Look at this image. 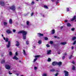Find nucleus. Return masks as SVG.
<instances>
[{
  "instance_id": "obj_1",
  "label": "nucleus",
  "mask_w": 76,
  "mask_h": 76,
  "mask_svg": "<svg viewBox=\"0 0 76 76\" xmlns=\"http://www.w3.org/2000/svg\"><path fill=\"white\" fill-rule=\"evenodd\" d=\"M23 38H26V35L27 34V32L25 31H23Z\"/></svg>"
},
{
  "instance_id": "obj_2",
  "label": "nucleus",
  "mask_w": 76,
  "mask_h": 76,
  "mask_svg": "<svg viewBox=\"0 0 76 76\" xmlns=\"http://www.w3.org/2000/svg\"><path fill=\"white\" fill-rule=\"evenodd\" d=\"M41 57V56L40 55H36L35 56H34V57L35 58L34 59V60L33 61L34 62H35L38 59L37 58H39V57Z\"/></svg>"
},
{
  "instance_id": "obj_3",
  "label": "nucleus",
  "mask_w": 76,
  "mask_h": 76,
  "mask_svg": "<svg viewBox=\"0 0 76 76\" xmlns=\"http://www.w3.org/2000/svg\"><path fill=\"white\" fill-rule=\"evenodd\" d=\"M5 68L7 70H9L10 69V66L9 65L6 64L5 65Z\"/></svg>"
},
{
  "instance_id": "obj_4",
  "label": "nucleus",
  "mask_w": 76,
  "mask_h": 76,
  "mask_svg": "<svg viewBox=\"0 0 76 76\" xmlns=\"http://www.w3.org/2000/svg\"><path fill=\"white\" fill-rule=\"evenodd\" d=\"M10 9H11V10H13V11H15V6L13 5L11 7H10Z\"/></svg>"
},
{
  "instance_id": "obj_5",
  "label": "nucleus",
  "mask_w": 76,
  "mask_h": 76,
  "mask_svg": "<svg viewBox=\"0 0 76 76\" xmlns=\"http://www.w3.org/2000/svg\"><path fill=\"white\" fill-rule=\"evenodd\" d=\"M64 73H65L64 75L65 76H69V72L66 70L64 71Z\"/></svg>"
},
{
  "instance_id": "obj_6",
  "label": "nucleus",
  "mask_w": 76,
  "mask_h": 76,
  "mask_svg": "<svg viewBox=\"0 0 76 76\" xmlns=\"http://www.w3.org/2000/svg\"><path fill=\"white\" fill-rule=\"evenodd\" d=\"M10 46V41H9L8 42V44L6 45L7 48H9Z\"/></svg>"
},
{
  "instance_id": "obj_7",
  "label": "nucleus",
  "mask_w": 76,
  "mask_h": 76,
  "mask_svg": "<svg viewBox=\"0 0 76 76\" xmlns=\"http://www.w3.org/2000/svg\"><path fill=\"white\" fill-rule=\"evenodd\" d=\"M37 36L38 37H43L44 34L41 33H37Z\"/></svg>"
},
{
  "instance_id": "obj_8",
  "label": "nucleus",
  "mask_w": 76,
  "mask_h": 76,
  "mask_svg": "<svg viewBox=\"0 0 76 76\" xmlns=\"http://www.w3.org/2000/svg\"><path fill=\"white\" fill-rule=\"evenodd\" d=\"M0 4L1 6H4V5H5V4L4 2L3 1H0Z\"/></svg>"
},
{
  "instance_id": "obj_9",
  "label": "nucleus",
  "mask_w": 76,
  "mask_h": 76,
  "mask_svg": "<svg viewBox=\"0 0 76 76\" xmlns=\"http://www.w3.org/2000/svg\"><path fill=\"white\" fill-rule=\"evenodd\" d=\"M52 65H53V66H56V65H57V62L56 61H55L53 62H52Z\"/></svg>"
},
{
  "instance_id": "obj_10",
  "label": "nucleus",
  "mask_w": 76,
  "mask_h": 76,
  "mask_svg": "<svg viewBox=\"0 0 76 76\" xmlns=\"http://www.w3.org/2000/svg\"><path fill=\"white\" fill-rule=\"evenodd\" d=\"M51 50H47V54H48V55L51 54Z\"/></svg>"
},
{
  "instance_id": "obj_11",
  "label": "nucleus",
  "mask_w": 76,
  "mask_h": 76,
  "mask_svg": "<svg viewBox=\"0 0 76 76\" xmlns=\"http://www.w3.org/2000/svg\"><path fill=\"white\" fill-rule=\"evenodd\" d=\"M16 42L17 43H16V44L15 45H16V46H17V47H18V46H19V45H20L19 42H18V41H16Z\"/></svg>"
},
{
  "instance_id": "obj_12",
  "label": "nucleus",
  "mask_w": 76,
  "mask_h": 76,
  "mask_svg": "<svg viewBox=\"0 0 76 76\" xmlns=\"http://www.w3.org/2000/svg\"><path fill=\"white\" fill-rule=\"evenodd\" d=\"M61 64H62V62L61 61H60L59 62H57V65H58V66H60L61 65Z\"/></svg>"
},
{
  "instance_id": "obj_13",
  "label": "nucleus",
  "mask_w": 76,
  "mask_h": 76,
  "mask_svg": "<svg viewBox=\"0 0 76 76\" xmlns=\"http://www.w3.org/2000/svg\"><path fill=\"white\" fill-rule=\"evenodd\" d=\"M13 59H14V60H18V58H17V57H16V56H15L13 57Z\"/></svg>"
},
{
  "instance_id": "obj_14",
  "label": "nucleus",
  "mask_w": 76,
  "mask_h": 76,
  "mask_svg": "<svg viewBox=\"0 0 76 76\" xmlns=\"http://www.w3.org/2000/svg\"><path fill=\"white\" fill-rule=\"evenodd\" d=\"M6 32L8 34H10V33H12V32H11V31H10V30H7L6 31Z\"/></svg>"
},
{
  "instance_id": "obj_15",
  "label": "nucleus",
  "mask_w": 76,
  "mask_h": 76,
  "mask_svg": "<svg viewBox=\"0 0 76 76\" xmlns=\"http://www.w3.org/2000/svg\"><path fill=\"white\" fill-rule=\"evenodd\" d=\"M76 16H74L73 18H72V19L71 20V21H73V20H74L76 19Z\"/></svg>"
},
{
  "instance_id": "obj_16",
  "label": "nucleus",
  "mask_w": 76,
  "mask_h": 76,
  "mask_svg": "<svg viewBox=\"0 0 76 76\" xmlns=\"http://www.w3.org/2000/svg\"><path fill=\"white\" fill-rule=\"evenodd\" d=\"M42 43V40H39L38 41V43L39 44H41Z\"/></svg>"
},
{
  "instance_id": "obj_17",
  "label": "nucleus",
  "mask_w": 76,
  "mask_h": 76,
  "mask_svg": "<svg viewBox=\"0 0 76 76\" xmlns=\"http://www.w3.org/2000/svg\"><path fill=\"white\" fill-rule=\"evenodd\" d=\"M66 42H61V45H65V44H66Z\"/></svg>"
},
{
  "instance_id": "obj_18",
  "label": "nucleus",
  "mask_w": 76,
  "mask_h": 76,
  "mask_svg": "<svg viewBox=\"0 0 76 76\" xmlns=\"http://www.w3.org/2000/svg\"><path fill=\"white\" fill-rule=\"evenodd\" d=\"M26 23L27 26H29V23H30V22L29 21H27L26 22Z\"/></svg>"
},
{
  "instance_id": "obj_19",
  "label": "nucleus",
  "mask_w": 76,
  "mask_h": 76,
  "mask_svg": "<svg viewBox=\"0 0 76 76\" xmlns=\"http://www.w3.org/2000/svg\"><path fill=\"white\" fill-rule=\"evenodd\" d=\"M5 62V60H2L1 61V64H3Z\"/></svg>"
},
{
  "instance_id": "obj_20",
  "label": "nucleus",
  "mask_w": 76,
  "mask_h": 76,
  "mask_svg": "<svg viewBox=\"0 0 76 76\" xmlns=\"http://www.w3.org/2000/svg\"><path fill=\"white\" fill-rule=\"evenodd\" d=\"M55 33V30H52L51 34H54Z\"/></svg>"
},
{
  "instance_id": "obj_21",
  "label": "nucleus",
  "mask_w": 76,
  "mask_h": 76,
  "mask_svg": "<svg viewBox=\"0 0 76 76\" xmlns=\"http://www.w3.org/2000/svg\"><path fill=\"white\" fill-rule=\"evenodd\" d=\"M67 26H68V27L71 26V24H70V23H67Z\"/></svg>"
},
{
  "instance_id": "obj_22",
  "label": "nucleus",
  "mask_w": 76,
  "mask_h": 76,
  "mask_svg": "<svg viewBox=\"0 0 76 76\" xmlns=\"http://www.w3.org/2000/svg\"><path fill=\"white\" fill-rule=\"evenodd\" d=\"M9 23L10 24H12V19H10L9 20Z\"/></svg>"
},
{
  "instance_id": "obj_23",
  "label": "nucleus",
  "mask_w": 76,
  "mask_h": 76,
  "mask_svg": "<svg viewBox=\"0 0 76 76\" xmlns=\"http://www.w3.org/2000/svg\"><path fill=\"white\" fill-rule=\"evenodd\" d=\"M4 24L5 26H6L7 25V23L6 22H4Z\"/></svg>"
},
{
  "instance_id": "obj_24",
  "label": "nucleus",
  "mask_w": 76,
  "mask_h": 76,
  "mask_svg": "<svg viewBox=\"0 0 76 76\" xmlns=\"http://www.w3.org/2000/svg\"><path fill=\"white\" fill-rule=\"evenodd\" d=\"M44 7H45V9H48V7L47 5L44 6Z\"/></svg>"
},
{
  "instance_id": "obj_25",
  "label": "nucleus",
  "mask_w": 76,
  "mask_h": 76,
  "mask_svg": "<svg viewBox=\"0 0 76 76\" xmlns=\"http://www.w3.org/2000/svg\"><path fill=\"white\" fill-rule=\"evenodd\" d=\"M23 54L25 56H26V52H25V50H23Z\"/></svg>"
},
{
  "instance_id": "obj_26",
  "label": "nucleus",
  "mask_w": 76,
  "mask_h": 76,
  "mask_svg": "<svg viewBox=\"0 0 76 76\" xmlns=\"http://www.w3.org/2000/svg\"><path fill=\"white\" fill-rule=\"evenodd\" d=\"M48 61L49 62H50L51 61V58H49L48 59Z\"/></svg>"
},
{
  "instance_id": "obj_27",
  "label": "nucleus",
  "mask_w": 76,
  "mask_h": 76,
  "mask_svg": "<svg viewBox=\"0 0 76 76\" xmlns=\"http://www.w3.org/2000/svg\"><path fill=\"white\" fill-rule=\"evenodd\" d=\"M9 54L10 56H12V52H10Z\"/></svg>"
},
{
  "instance_id": "obj_28",
  "label": "nucleus",
  "mask_w": 76,
  "mask_h": 76,
  "mask_svg": "<svg viewBox=\"0 0 76 76\" xmlns=\"http://www.w3.org/2000/svg\"><path fill=\"white\" fill-rule=\"evenodd\" d=\"M23 32V31H19L18 32V34H22V32Z\"/></svg>"
},
{
  "instance_id": "obj_29",
  "label": "nucleus",
  "mask_w": 76,
  "mask_h": 76,
  "mask_svg": "<svg viewBox=\"0 0 76 76\" xmlns=\"http://www.w3.org/2000/svg\"><path fill=\"white\" fill-rule=\"evenodd\" d=\"M72 70H75V66H73Z\"/></svg>"
},
{
  "instance_id": "obj_30",
  "label": "nucleus",
  "mask_w": 76,
  "mask_h": 76,
  "mask_svg": "<svg viewBox=\"0 0 76 76\" xmlns=\"http://www.w3.org/2000/svg\"><path fill=\"white\" fill-rule=\"evenodd\" d=\"M59 75V73H56V74L55 75V76H57Z\"/></svg>"
},
{
  "instance_id": "obj_31",
  "label": "nucleus",
  "mask_w": 76,
  "mask_h": 76,
  "mask_svg": "<svg viewBox=\"0 0 76 76\" xmlns=\"http://www.w3.org/2000/svg\"><path fill=\"white\" fill-rule=\"evenodd\" d=\"M54 38H59V37L58 36H54Z\"/></svg>"
},
{
  "instance_id": "obj_32",
  "label": "nucleus",
  "mask_w": 76,
  "mask_h": 76,
  "mask_svg": "<svg viewBox=\"0 0 76 76\" xmlns=\"http://www.w3.org/2000/svg\"><path fill=\"white\" fill-rule=\"evenodd\" d=\"M26 43L27 45H28L29 43V41H27L26 42Z\"/></svg>"
},
{
  "instance_id": "obj_33",
  "label": "nucleus",
  "mask_w": 76,
  "mask_h": 76,
  "mask_svg": "<svg viewBox=\"0 0 76 76\" xmlns=\"http://www.w3.org/2000/svg\"><path fill=\"white\" fill-rule=\"evenodd\" d=\"M50 72H54V71H55V69H50Z\"/></svg>"
},
{
  "instance_id": "obj_34",
  "label": "nucleus",
  "mask_w": 76,
  "mask_h": 76,
  "mask_svg": "<svg viewBox=\"0 0 76 76\" xmlns=\"http://www.w3.org/2000/svg\"><path fill=\"white\" fill-rule=\"evenodd\" d=\"M65 56H64L62 57V60H64V59L65 58Z\"/></svg>"
},
{
  "instance_id": "obj_35",
  "label": "nucleus",
  "mask_w": 76,
  "mask_h": 76,
  "mask_svg": "<svg viewBox=\"0 0 76 76\" xmlns=\"http://www.w3.org/2000/svg\"><path fill=\"white\" fill-rule=\"evenodd\" d=\"M43 76H47V74H44L43 75Z\"/></svg>"
},
{
  "instance_id": "obj_36",
  "label": "nucleus",
  "mask_w": 76,
  "mask_h": 76,
  "mask_svg": "<svg viewBox=\"0 0 76 76\" xmlns=\"http://www.w3.org/2000/svg\"><path fill=\"white\" fill-rule=\"evenodd\" d=\"M6 42H8L9 41V39L7 38V39L5 40Z\"/></svg>"
},
{
  "instance_id": "obj_37",
  "label": "nucleus",
  "mask_w": 76,
  "mask_h": 76,
  "mask_svg": "<svg viewBox=\"0 0 76 76\" xmlns=\"http://www.w3.org/2000/svg\"><path fill=\"white\" fill-rule=\"evenodd\" d=\"M76 43V41L75 40L74 42L73 43V45H75V44Z\"/></svg>"
},
{
  "instance_id": "obj_38",
  "label": "nucleus",
  "mask_w": 76,
  "mask_h": 76,
  "mask_svg": "<svg viewBox=\"0 0 76 76\" xmlns=\"http://www.w3.org/2000/svg\"><path fill=\"white\" fill-rule=\"evenodd\" d=\"M46 46L47 47H50V45H49V44H48L46 45Z\"/></svg>"
},
{
  "instance_id": "obj_39",
  "label": "nucleus",
  "mask_w": 76,
  "mask_h": 76,
  "mask_svg": "<svg viewBox=\"0 0 76 76\" xmlns=\"http://www.w3.org/2000/svg\"><path fill=\"white\" fill-rule=\"evenodd\" d=\"M31 16H32L34 15V12H32L31 14Z\"/></svg>"
},
{
  "instance_id": "obj_40",
  "label": "nucleus",
  "mask_w": 76,
  "mask_h": 76,
  "mask_svg": "<svg viewBox=\"0 0 76 76\" xmlns=\"http://www.w3.org/2000/svg\"><path fill=\"white\" fill-rule=\"evenodd\" d=\"M50 43L51 44H53V41H50Z\"/></svg>"
},
{
  "instance_id": "obj_41",
  "label": "nucleus",
  "mask_w": 76,
  "mask_h": 76,
  "mask_svg": "<svg viewBox=\"0 0 76 76\" xmlns=\"http://www.w3.org/2000/svg\"><path fill=\"white\" fill-rule=\"evenodd\" d=\"M15 55L16 56H18V53L17 52H16L15 53Z\"/></svg>"
},
{
  "instance_id": "obj_42",
  "label": "nucleus",
  "mask_w": 76,
  "mask_h": 76,
  "mask_svg": "<svg viewBox=\"0 0 76 76\" xmlns=\"http://www.w3.org/2000/svg\"><path fill=\"white\" fill-rule=\"evenodd\" d=\"M34 1H32L31 3V4H34Z\"/></svg>"
},
{
  "instance_id": "obj_43",
  "label": "nucleus",
  "mask_w": 76,
  "mask_h": 76,
  "mask_svg": "<svg viewBox=\"0 0 76 76\" xmlns=\"http://www.w3.org/2000/svg\"><path fill=\"white\" fill-rule=\"evenodd\" d=\"M34 70H37V67L36 66H34Z\"/></svg>"
},
{
  "instance_id": "obj_44",
  "label": "nucleus",
  "mask_w": 76,
  "mask_h": 76,
  "mask_svg": "<svg viewBox=\"0 0 76 76\" xmlns=\"http://www.w3.org/2000/svg\"><path fill=\"white\" fill-rule=\"evenodd\" d=\"M72 55H71L70 57H69V59H71V58H72Z\"/></svg>"
},
{
  "instance_id": "obj_45",
  "label": "nucleus",
  "mask_w": 76,
  "mask_h": 76,
  "mask_svg": "<svg viewBox=\"0 0 76 76\" xmlns=\"http://www.w3.org/2000/svg\"><path fill=\"white\" fill-rule=\"evenodd\" d=\"M71 30L72 31H74L75 30V28H72L71 29Z\"/></svg>"
},
{
  "instance_id": "obj_46",
  "label": "nucleus",
  "mask_w": 76,
  "mask_h": 76,
  "mask_svg": "<svg viewBox=\"0 0 76 76\" xmlns=\"http://www.w3.org/2000/svg\"><path fill=\"white\" fill-rule=\"evenodd\" d=\"M9 75H12V73H10V71H9Z\"/></svg>"
},
{
  "instance_id": "obj_47",
  "label": "nucleus",
  "mask_w": 76,
  "mask_h": 76,
  "mask_svg": "<svg viewBox=\"0 0 76 76\" xmlns=\"http://www.w3.org/2000/svg\"><path fill=\"white\" fill-rule=\"evenodd\" d=\"M66 9L67 12H69V8H67Z\"/></svg>"
},
{
  "instance_id": "obj_48",
  "label": "nucleus",
  "mask_w": 76,
  "mask_h": 76,
  "mask_svg": "<svg viewBox=\"0 0 76 76\" xmlns=\"http://www.w3.org/2000/svg\"><path fill=\"white\" fill-rule=\"evenodd\" d=\"M13 31L14 32H16V30L15 29L13 30Z\"/></svg>"
},
{
  "instance_id": "obj_49",
  "label": "nucleus",
  "mask_w": 76,
  "mask_h": 76,
  "mask_svg": "<svg viewBox=\"0 0 76 76\" xmlns=\"http://www.w3.org/2000/svg\"><path fill=\"white\" fill-rule=\"evenodd\" d=\"M72 63H73V64H75V62H74V61H72Z\"/></svg>"
},
{
  "instance_id": "obj_50",
  "label": "nucleus",
  "mask_w": 76,
  "mask_h": 76,
  "mask_svg": "<svg viewBox=\"0 0 76 76\" xmlns=\"http://www.w3.org/2000/svg\"><path fill=\"white\" fill-rule=\"evenodd\" d=\"M65 56H67V53L66 52L64 54Z\"/></svg>"
},
{
  "instance_id": "obj_51",
  "label": "nucleus",
  "mask_w": 76,
  "mask_h": 76,
  "mask_svg": "<svg viewBox=\"0 0 76 76\" xmlns=\"http://www.w3.org/2000/svg\"><path fill=\"white\" fill-rule=\"evenodd\" d=\"M45 40H48V38H45Z\"/></svg>"
},
{
  "instance_id": "obj_52",
  "label": "nucleus",
  "mask_w": 76,
  "mask_h": 76,
  "mask_svg": "<svg viewBox=\"0 0 76 76\" xmlns=\"http://www.w3.org/2000/svg\"><path fill=\"white\" fill-rule=\"evenodd\" d=\"M75 39H76V38H72V41H74Z\"/></svg>"
},
{
  "instance_id": "obj_53",
  "label": "nucleus",
  "mask_w": 76,
  "mask_h": 76,
  "mask_svg": "<svg viewBox=\"0 0 76 76\" xmlns=\"http://www.w3.org/2000/svg\"><path fill=\"white\" fill-rule=\"evenodd\" d=\"M73 48H74V47H73V46H72V49L73 50Z\"/></svg>"
},
{
  "instance_id": "obj_54",
  "label": "nucleus",
  "mask_w": 76,
  "mask_h": 76,
  "mask_svg": "<svg viewBox=\"0 0 76 76\" xmlns=\"http://www.w3.org/2000/svg\"><path fill=\"white\" fill-rule=\"evenodd\" d=\"M56 4H58V1H56Z\"/></svg>"
},
{
  "instance_id": "obj_55",
  "label": "nucleus",
  "mask_w": 76,
  "mask_h": 76,
  "mask_svg": "<svg viewBox=\"0 0 76 76\" xmlns=\"http://www.w3.org/2000/svg\"><path fill=\"white\" fill-rule=\"evenodd\" d=\"M53 2H54V1H55V0H51Z\"/></svg>"
},
{
  "instance_id": "obj_56",
  "label": "nucleus",
  "mask_w": 76,
  "mask_h": 76,
  "mask_svg": "<svg viewBox=\"0 0 76 76\" xmlns=\"http://www.w3.org/2000/svg\"><path fill=\"white\" fill-rule=\"evenodd\" d=\"M64 22H67V20H65L64 21Z\"/></svg>"
},
{
  "instance_id": "obj_57",
  "label": "nucleus",
  "mask_w": 76,
  "mask_h": 76,
  "mask_svg": "<svg viewBox=\"0 0 76 76\" xmlns=\"http://www.w3.org/2000/svg\"><path fill=\"white\" fill-rule=\"evenodd\" d=\"M63 28V26H61L60 28H61V29H62V28Z\"/></svg>"
},
{
  "instance_id": "obj_58",
  "label": "nucleus",
  "mask_w": 76,
  "mask_h": 76,
  "mask_svg": "<svg viewBox=\"0 0 76 76\" xmlns=\"http://www.w3.org/2000/svg\"><path fill=\"white\" fill-rule=\"evenodd\" d=\"M19 63H21V62H22V61H20V60H19Z\"/></svg>"
},
{
  "instance_id": "obj_59",
  "label": "nucleus",
  "mask_w": 76,
  "mask_h": 76,
  "mask_svg": "<svg viewBox=\"0 0 76 76\" xmlns=\"http://www.w3.org/2000/svg\"><path fill=\"white\" fill-rule=\"evenodd\" d=\"M16 75H17V76H19V74H16Z\"/></svg>"
},
{
  "instance_id": "obj_60",
  "label": "nucleus",
  "mask_w": 76,
  "mask_h": 76,
  "mask_svg": "<svg viewBox=\"0 0 76 76\" xmlns=\"http://www.w3.org/2000/svg\"><path fill=\"white\" fill-rule=\"evenodd\" d=\"M72 38H76V37H73Z\"/></svg>"
},
{
  "instance_id": "obj_61",
  "label": "nucleus",
  "mask_w": 76,
  "mask_h": 76,
  "mask_svg": "<svg viewBox=\"0 0 76 76\" xmlns=\"http://www.w3.org/2000/svg\"><path fill=\"white\" fill-rule=\"evenodd\" d=\"M1 36H2L3 37H4L3 35L1 34Z\"/></svg>"
},
{
  "instance_id": "obj_62",
  "label": "nucleus",
  "mask_w": 76,
  "mask_h": 76,
  "mask_svg": "<svg viewBox=\"0 0 76 76\" xmlns=\"http://www.w3.org/2000/svg\"><path fill=\"white\" fill-rule=\"evenodd\" d=\"M34 48H35V46H34Z\"/></svg>"
},
{
  "instance_id": "obj_63",
  "label": "nucleus",
  "mask_w": 76,
  "mask_h": 76,
  "mask_svg": "<svg viewBox=\"0 0 76 76\" xmlns=\"http://www.w3.org/2000/svg\"><path fill=\"white\" fill-rule=\"evenodd\" d=\"M43 17H44V15H43Z\"/></svg>"
},
{
  "instance_id": "obj_64",
  "label": "nucleus",
  "mask_w": 76,
  "mask_h": 76,
  "mask_svg": "<svg viewBox=\"0 0 76 76\" xmlns=\"http://www.w3.org/2000/svg\"><path fill=\"white\" fill-rule=\"evenodd\" d=\"M20 76H24L23 75H21Z\"/></svg>"
}]
</instances>
